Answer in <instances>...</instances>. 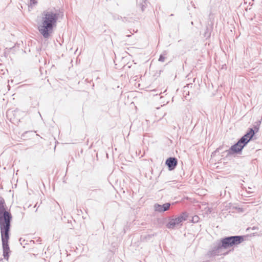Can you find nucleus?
<instances>
[{
    "instance_id": "nucleus-7",
    "label": "nucleus",
    "mask_w": 262,
    "mask_h": 262,
    "mask_svg": "<svg viewBox=\"0 0 262 262\" xmlns=\"http://www.w3.org/2000/svg\"><path fill=\"white\" fill-rule=\"evenodd\" d=\"M247 144L244 142V139H241L240 138L237 143L232 145L230 149L227 151L230 154H238L242 152V149Z\"/></svg>"
},
{
    "instance_id": "nucleus-1",
    "label": "nucleus",
    "mask_w": 262,
    "mask_h": 262,
    "mask_svg": "<svg viewBox=\"0 0 262 262\" xmlns=\"http://www.w3.org/2000/svg\"><path fill=\"white\" fill-rule=\"evenodd\" d=\"M12 215L10 211L6 209L4 199L0 196V231L3 251V256L8 260L10 250L9 240L10 236L11 223Z\"/></svg>"
},
{
    "instance_id": "nucleus-8",
    "label": "nucleus",
    "mask_w": 262,
    "mask_h": 262,
    "mask_svg": "<svg viewBox=\"0 0 262 262\" xmlns=\"http://www.w3.org/2000/svg\"><path fill=\"white\" fill-rule=\"evenodd\" d=\"M222 249L223 248L217 241L216 243L213 244L212 248L208 251L207 255L209 257L217 255L220 253V250Z\"/></svg>"
},
{
    "instance_id": "nucleus-13",
    "label": "nucleus",
    "mask_w": 262,
    "mask_h": 262,
    "mask_svg": "<svg viewBox=\"0 0 262 262\" xmlns=\"http://www.w3.org/2000/svg\"><path fill=\"white\" fill-rule=\"evenodd\" d=\"M199 216L197 215L192 217L191 222L192 223H197L199 221Z\"/></svg>"
},
{
    "instance_id": "nucleus-12",
    "label": "nucleus",
    "mask_w": 262,
    "mask_h": 262,
    "mask_svg": "<svg viewBox=\"0 0 262 262\" xmlns=\"http://www.w3.org/2000/svg\"><path fill=\"white\" fill-rule=\"evenodd\" d=\"M156 235V234H148V235L145 236L144 238L147 241L149 240L151 238H152L153 236H154Z\"/></svg>"
},
{
    "instance_id": "nucleus-15",
    "label": "nucleus",
    "mask_w": 262,
    "mask_h": 262,
    "mask_svg": "<svg viewBox=\"0 0 262 262\" xmlns=\"http://www.w3.org/2000/svg\"><path fill=\"white\" fill-rule=\"evenodd\" d=\"M37 0H30V5H35L37 4Z\"/></svg>"
},
{
    "instance_id": "nucleus-11",
    "label": "nucleus",
    "mask_w": 262,
    "mask_h": 262,
    "mask_svg": "<svg viewBox=\"0 0 262 262\" xmlns=\"http://www.w3.org/2000/svg\"><path fill=\"white\" fill-rule=\"evenodd\" d=\"M146 0H144L142 3L139 4V6L141 9V11L143 12L144 11L145 8H146Z\"/></svg>"
},
{
    "instance_id": "nucleus-4",
    "label": "nucleus",
    "mask_w": 262,
    "mask_h": 262,
    "mask_svg": "<svg viewBox=\"0 0 262 262\" xmlns=\"http://www.w3.org/2000/svg\"><path fill=\"white\" fill-rule=\"evenodd\" d=\"M188 217V213L186 212H182L178 217L170 219L167 225V227L169 229H173L178 226H181L182 222L183 221H186Z\"/></svg>"
},
{
    "instance_id": "nucleus-19",
    "label": "nucleus",
    "mask_w": 262,
    "mask_h": 262,
    "mask_svg": "<svg viewBox=\"0 0 262 262\" xmlns=\"http://www.w3.org/2000/svg\"><path fill=\"white\" fill-rule=\"evenodd\" d=\"M191 25H193V21H191Z\"/></svg>"
},
{
    "instance_id": "nucleus-17",
    "label": "nucleus",
    "mask_w": 262,
    "mask_h": 262,
    "mask_svg": "<svg viewBox=\"0 0 262 262\" xmlns=\"http://www.w3.org/2000/svg\"><path fill=\"white\" fill-rule=\"evenodd\" d=\"M189 85H190L191 87L192 85V83H189V84H187L186 86H185L184 87V92H186L187 90V89L189 88Z\"/></svg>"
},
{
    "instance_id": "nucleus-18",
    "label": "nucleus",
    "mask_w": 262,
    "mask_h": 262,
    "mask_svg": "<svg viewBox=\"0 0 262 262\" xmlns=\"http://www.w3.org/2000/svg\"><path fill=\"white\" fill-rule=\"evenodd\" d=\"M219 150H220V148H218L216 149V150L214 151V152H219Z\"/></svg>"
},
{
    "instance_id": "nucleus-10",
    "label": "nucleus",
    "mask_w": 262,
    "mask_h": 262,
    "mask_svg": "<svg viewBox=\"0 0 262 262\" xmlns=\"http://www.w3.org/2000/svg\"><path fill=\"white\" fill-rule=\"evenodd\" d=\"M171 205L170 203H166L163 205L156 203L154 205V209L155 211L159 212H163L168 210Z\"/></svg>"
},
{
    "instance_id": "nucleus-2",
    "label": "nucleus",
    "mask_w": 262,
    "mask_h": 262,
    "mask_svg": "<svg viewBox=\"0 0 262 262\" xmlns=\"http://www.w3.org/2000/svg\"><path fill=\"white\" fill-rule=\"evenodd\" d=\"M60 9L55 8L44 10L41 13L40 23L38 24V30L45 39H48L53 32L60 16Z\"/></svg>"
},
{
    "instance_id": "nucleus-6",
    "label": "nucleus",
    "mask_w": 262,
    "mask_h": 262,
    "mask_svg": "<svg viewBox=\"0 0 262 262\" xmlns=\"http://www.w3.org/2000/svg\"><path fill=\"white\" fill-rule=\"evenodd\" d=\"M260 123V121L257 122L256 125H254L253 128H249L246 134L241 138V139H244L245 143L248 144L252 140L255 134L258 132Z\"/></svg>"
},
{
    "instance_id": "nucleus-9",
    "label": "nucleus",
    "mask_w": 262,
    "mask_h": 262,
    "mask_svg": "<svg viewBox=\"0 0 262 262\" xmlns=\"http://www.w3.org/2000/svg\"><path fill=\"white\" fill-rule=\"evenodd\" d=\"M165 165L167 166L168 170H174L178 165V159L175 157H169L165 161Z\"/></svg>"
},
{
    "instance_id": "nucleus-14",
    "label": "nucleus",
    "mask_w": 262,
    "mask_h": 262,
    "mask_svg": "<svg viewBox=\"0 0 262 262\" xmlns=\"http://www.w3.org/2000/svg\"><path fill=\"white\" fill-rule=\"evenodd\" d=\"M165 57L162 54H161L159 56V58L158 59V60L160 62H164V60H165Z\"/></svg>"
},
{
    "instance_id": "nucleus-16",
    "label": "nucleus",
    "mask_w": 262,
    "mask_h": 262,
    "mask_svg": "<svg viewBox=\"0 0 262 262\" xmlns=\"http://www.w3.org/2000/svg\"><path fill=\"white\" fill-rule=\"evenodd\" d=\"M19 242H20V244L21 245H26V243H25V239H23V238L20 237L19 239Z\"/></svg>"
},
{
    "instance_id": "nucleus-5",
    "label": "nucleus",
    "mask_w": 262,
    "mask_h": 262,
    "mask_svg": "<svg viewBox=\"0 0 262 262\" xmlns=\"http://www.w3.org/2000/svg\"><path fill=\"white\" fill-rule=\"evenodd\" d=\"M260 123V121L257 122L256 125H254L253 128H249L246 134L241 138V139H244L245 143L248 144L252 140L255 134L258 132Z\"/></svg>"
},
{
    "instance_id": "nucleus-3",
    "label": "nucleus",
    "mask_w": 262,
    "mask_h": 262,
    "mask_svg": "<svg viewBox=\"0 0 262 262\" xmlns=\"http://www.w3.org/2000/svg\"><path fill=\"white\" fill-rule=\"evenodd\" d=\"M244 241V236L234 235L226 236L221 238L218 242L223 249H226L232 246L238 245Z\"/></svg>"
}]
</instances>
